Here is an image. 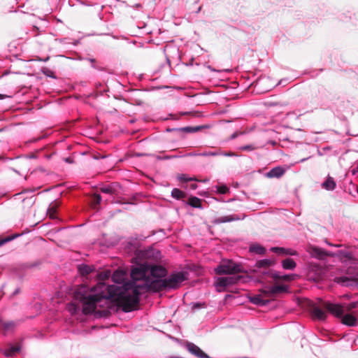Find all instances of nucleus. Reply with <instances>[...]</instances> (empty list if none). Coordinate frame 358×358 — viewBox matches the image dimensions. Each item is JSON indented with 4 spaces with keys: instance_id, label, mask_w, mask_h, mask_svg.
Wrapping results in <instances>:
<instances>
[{
    "instance_id": "nucleus-1",
    "label": "nucleus",
    "mask_w": 358,
    "mask_h": 358,
    "mask_svg": "<svg viewBox=\"0 0 358 358\" xmlns=\"http://www.w3.org/2000/svg\"><path fill=\"white\" fill-rule=\"evenodd\" d=\"M149 262L138 264L131 271L132 281L124 283L122 287L106 286L99 282L90 287L86 285L79 286L74 293V301L68 306L71 314H76L82 308L85 315L94 313L96 308L103 307L108 301L115 302L124 312H131L139 302L141 291L149 289L150 279L148 275Z\"/></svg>"
},
{
    "instance_id": "nucleus-2",
    "label": "nucleus",
    "mask_w": 358,
    "mask_h": 358,
    "mask_svg": "<svg viewBox=\"0 0 358 358\" xmlns=\"http://www.w3.org/2000/svg\"><path fill=\"white\" fill-rule=\"evenodd\" d=\"M185 280L186 277L184 272H173L169 276L164 277L163 279L153 280L150 282L149 289H152L155 292L176 289L178 288Z\"/></svg>"
},
{
    "instance_id": "nucleus-3",
    "label": "nucleus",
    "mask_w": 358,
    "mask_h": 358,
    "mask_svg": "<svg viewBox=\"0 0 358 358\" xmlns=\"http://www.w3.org/2000/svg\"><path fill=\"white\" fill-rule=\"evenodd\" d=\"M141 257L149 262V271L150 276L153 280L163 279L167 275V270L162 265H157L152 262H157L161 259L162 255L159 250L150 248L148 250L141 251Z\"/></svg>"
},
{
    "instance_id": "nucleus-4",
    "label": "nucleus",
    "mask_w": 358,
    "mask_h": 358,
    "mask_svg": "<svg viewBox=\"0 0 358 358\" xmlns=\"http://www.w3.org/2000/svg\"><path fill=\"white\" fill-rule=\"evenodd\" d=\"M322 306L332 315L340 317L343 315L345 310L350 311L356 308L358 306V302L354 301L345 306H341L340 304L324 301L322 303Z\"/></svg>"
},
{
    "instance_id": "nucleus-5",
    "label": "nucleus",
    "mask_w": 358,
    "mask_h": 358,
    "mask_svg": "<svg viewBox=\"0 0 358 358\" xmlns=\"http://www.w3.org/2000/svg\"><path fill=\"white\" fill-rule=\"evenodd\" d=\"M241 271V266L231 260L223 261L215 268V273L218 275L234 274Z\"/></svg>"
},
{
    "instance_id": "nucleus-6",
    "label": "nucleus",
    "mask_w": 358,
    "mask_h": 358,
    "mask_svg": "<svg viewBox=\"0 0 358 358\" xmlns=\"http://www.w3.org/2000/svg\"><path fill=\"white\" fill-rule=\"evenodd\" d=\"M241 276H227V277H220L216 280V286L219 287H227L229 285L236 284Z\"/></svg>"
},
{
    "instance_id": "nucleus-7",
    "label": "nucleus",
    "mask_w": 358,
    "mask_h": 358,
    "mask_svg": "<svg viewBox=\"0 0 358 358\" xmlns=\"http://www.w3.org/2000/svg\"><path fill=\"white\" fill-rule=\"evenodd\" d=\"M126 277V273L123 271L121 270H117L115 271L113 275H112V280L114 282L116 283V285H112L111 286H118L120 287H122L123 285L126 283L127 282H124ZM106 286H109L108 285H106L104 283Z\"/></svg>"
},
{
    "instance_id": "nucleus-8",
    "label": "nucleus",
    "mask_w": 358,
    "mask_h": 358,
    "mask_svg": "<svg viewBox=\"0 0 358 358\" xmlns=\"http://www.w3.org/2000/svg\"><path fill=\"white\" fill-rule=\"evenodd\" d=\"M187 350L193 355L199 358H209V357L201 350V349L193 343H187Z\"/></svg>"
},
{
    "instance_id": "nucleus-9",
    "label": "nucleus",
    "mask_w": 358,
    "mask_h": 358,
    "mask_svg": "<svg viewBox=\"0 0 358 358\" xmlns=\"http://www.w3.org/2000/svg\"><path fill=\"white\" fill-rule=\"evenodd\" d=\"M245 216L242 217H239L238 215H229L226 216L219 217L213 221L214 224H218L221 223L230 222L233 221L243 220Z\"/></svg>"
},
{
    "instance_id": "nucleus-10",
    "label": "nucleus",
    "mask_w": 358,
    "mask_h": 358,
    "mask_svg": "<svg viewBox=\"0 0 358 358\" xmlns=\"http://www.w3.org/2000/svg\"><path fill=\"white\" fill-rule=\"evenodd\" d=\"M296 275L294 274H282L279 271H274L271 273V277L274 280H281L284 281L290 282L295 279Z\"/></svg>"
},
{
    "instance_id": "nucleus-11",
    "label": "nucleus",
    "mask_w": 358,
    "mask_h": 358,
    "mask_svg": "<svg viewBox=\"0 0 358 358\" xmlns=\"http://www.w3.org/2000/svg\"><path fill=\"white\" fill-rule=\"evenodd\" d=\"M288 289V287L286 285H275L268 287L266 290V292L269 295H275L278 293L286 292Z\"/></svg>"
},
{
    "instance_id": "nucleus-12",
    "label": "nucleus",
    "mask_w": 358,
    "mask_h": 358,
    "mask_svg": "<svg viewBox=\"0 0 358 358\" xmlns=\"http://www.w3.org/2000/svg\"><path fill=\"white\" fill-rule=\"evenodd\" d=\"M285 173L284 168L281 166H277L271 169L266 174L268 178H279L282 177Z\"/></svg>"
},
{
    "instance_id": "nucleus-13",
    "label": "nucleus",
    "mask_w": 358,
    "mask_h": 358,
    "mask_svg": "<svg viewBox=\"0 0 358 358\" xmlns=\"http://www.w3.org/2000/svg\"><path fill=\"white\" fill-rule=\"evenodd\" d=\"M342 322L349 327H354L357 323V318L351 314H345L342 315Z\"/></svg>"
},
{
    "instance_id": "nucleus-14",
    "label": "nucleus",
    "mask_w": 358,
    "mask_h": 358,
    "mask_svg": "<svg viewBox=\"0 0 358 358\" xmlns=\"http://www.w3.org/2000/svg\"><path fill=\"white\" fill-rule=\"evenodd\" d=\"M322 187L326 190L332 191L336 188V183L332 177L328 176L326 180L322 182Z\"/></svg>"
},
{
    "instance_id": "nucleus-15",
    "label": "nucleus",
    "mask_w": 358,
    "mask_h": 358,
    "mask_svg": "<svg viewBox=\"0 0 358 358\" xmlns=\"http://www.w3.org/2000/svg\"><path fill=\"white\" fill-rule=\"evenodd\" d=\"M271 250L278 255H296L297 252L292 249H285L284 248L273 247Z\"/></svg>"
},
{
    "instance_id": "nucleus-16",
    "label": "nucleus",
    "mask_w": 358,
    "mask_h": 358,
    "mask_svg": "<svg viewBox=\"0 0 358 358\" xmlns=\"http://www.w3.org/2000/svg\"><path fill=\"white\" fill-rule=\"evenodd\" d=\"M204 127L203 126H196V127H185L181 128H177V129H169L168 131H180L182 132H187V133H196L197 131H199L201 130Z\"/></svg>"
},
{
    "instance_id": "nucleus-17",
    "label": "nucleus",
    "mask_w": 358,
    "mask_h": 358,
    "mask_svg": "<svg viewBox=\"0 0 358 358\" xmlns=\"http://www.w3.org/2000/svg\"><path fill=\"white\" fill-rule=\"evenodd\" d=\"M312 313L313 317L319 320H324L327 317V313L320 307H314Z\"/></svg>"
},
{
    "instance_id": "nucleus-18",
    "label": "nucleus",
    "mask_w": 358,
    "mask_h": 358,
    "mask_svg": "<svg viewBox=\"0 0 358 358\" xmlns=\"http://www.w3.org/2000/svg\"><path fill=\"white\" fill-rule=\"evenodd\" d=\"M249 251L252 253L264 255L266 252V249L258 243H253L250 245Z\"/></svg>"
},
{
    "instance_id": "nucleus-19",
    "label": "nucleus",
    "mask_w": 358,
    "mask_h": 358,
    "mask_svg": "<svg viewBox=\"0 0 358 358\" xmlns=\"http://www.w3.org/2000/svg\"><path fill=\"white\" fill-rule=\"evenodd\" d=\"M296 266L295 262L291 258H287L282 261V266L284 269L293 270Z\"/></svg>"
},
{
    "instance_id": "nucleus-20",
    "label": "nucleus",
    "mask_w": 358,
    "mask_h": 358,
    "mask_svg": "<svg viewBox=\"0 0 358 358\" xmlns=\"http://www.w3.org/2000/svg\"><path fill=\"white\" fill-rule=\"evenodd\" d=\"M250 302L257 306H265L268 303V301L263 299L260 295H255L250 299Z\"/></svg>"
},
{
    "instance_id": "nucleus-21",
    "label": "nucleus",
    "mask_w": 358,
    "mask_h": 358,
    "mask_svg": "<svg viewBox=\"0 0 358 358\" xmlns=\"http://www.w3.org/2000/svg\"><path fill=\"white\" fill-rule=\"evenodd\" d=\"M78 269L79 273L82 275H87L90 274V273H92V271H93V268L92 266L85 264H81L78 265Z\"/></svg>"
},
{
    "instance_id": "nucleus-22",
    "label": "nucleus",
    "mask_w": 358,
    "mask_h": 358,
    "mask_svg": "<svg viewBox=\"0 0 358 358\" xmlns=\"http://www.w3.org/2000/svg\"><path fill=\"white\" fill-rule=\"evenodd\" d=\"M188 205L191 206L193 208H201V201L200 199L196 196H191L188 199L187 202Z\"/></svg>"
},
{
    "instance_id": "nucleus-23",
    "label": "nucleus",
    "mask_w": 358,
    "mask_h": 358,
    "mask_svg": "<svg viewBox=\"0 0 358 358\" xmlns=\"http://www.w3.org/2000/svg\"><path fill=\"white\" fill-rule=\"evenodd\" d=\"M57 204L56 203H51L48 210H47V214L50 217V219H56V213H57Z\"/></svg>"
},
{
    "instance_id": "nucleus-24",
    "label": "nucleus",
    "mask_w": 358,
    "mask_h": 358,
    "mask_svg": "<svg viewBox=\"0 0 358 358\" xmlns=\"http://www.w3.org/2000/svg\"><path fill=\"white\" fill-rule=\"evenodd\" d=\"M310 254L313 257L318 259H321L325 255L324 251L319 248H313Z\"/></svg>"
},
{
    "instance_id": "nucleus-25",
    "label": "nucleus",
    "mask_w": 358,
    "mask_h": 358,
    "mask_svg": "<svg viewBox=\"0 0 358 358\" xmlns=\"http://www.w3.org/2000/svg\"><path fill=\"white\" fill-rule=\"evenodd\" d=\"M171 196L176 199H180L185 196V193L178 188H173L171 191Z\"/></svg>"
},
{
    "instance_id": "nucleus-26",
    "label": "nucleus",
    "mask_w": 358,
    "mask_h": 358,
    "mask_svg": "<svg viewBox=\"0 0 358 358\" xmlns=\"http://www.w3.org/2000/svg\"><path fill=\"white\" fill-rule=\"evenodd\" d=\"M344 286H352L355 284V281L350 280L348 277H341L338 280Z\"/></svg>"
},
{
    "instance_id": "nucleus-27",
    "label": "nucleus",
    "mask_w": 358,
    "mask_h": 358,
    "mask_svg": "<svg viewBox=\"0 0 358 358\" xmlns=\"http://www.w3.org/2000/svg\"><path fill=\"white\" fill-rule=\"evenodd\" d=\"M271 265V261L269 259H262L257 261L256 263V266L257 268H266Z\"/></svg>"
},
{
    "instance_id": "nucleus-28",
    "label": "nucleus",
    "mask_w": 358,
    "mask_h": 358,
    "mask_svg": "<svg viewBox=\"0 0 358 358\" xmlns=\"http://www.w3.org/2000/svg\"><path fill=\"white\" fill-rule=\"evenodd\" d=\"M178 179L181 182L199 181L196 178L188 177L186 174H180L178 176Z\"/></svg>"
},
{
    "instance_id": "nucleus-29",
    "label": "nucleus",
    "mask_w": 358,
    "mask_h": 358,
    "mask_svg": "<svg viewBox=\"0 0 358 358\" xmlns=\"http://www.w3.org/2000/svg\"><path fill=\"white\" fill-rule=\"evenodd\" d=\"M20 351V348L17 347V346H11L10 348H9L6 352V356H12L15 354H16L17 352H18Z\"/></svg>"
},
{
    "instance_id": "nucleus-30",
    "label": "nucleus",
    "mask_w": 358,
    "mask_h": 358,
    "mask_svg": "<svg viewBox=\"0 0 358 358\" xmlns=\"http://www.w3.org/2000/svg\"><path fill=\"white\" fill-rule=\"evenodd\" d=\"M199 155L202 156V157H215V156H219L220 153H219V151H216V152L208 151V152H200Z\"/></svg>"
},
{
    "instance_id": "nucleus-31",
    "label": "nucleus",
    "mask_w": 358,
    "mask_h": 358,
    "mask_svg": "<svg viewBox=\"0 0 358 358\" xmlns=\"http://www.w3.org/2000/svg\"><path fill=\"white\" fill-rule=\"evenodd\" d=\"M101 201V196L99 194H95L92 198L93 206L95 208L96 206L99 205Z\"/></svg>"
},
{
    "instance_id": "nucleus-32",
    "label": "nucleus",
    "mask_w": 358,
    "mask_h": 358,
    "mask_svg": "<svg viewBox=\"0 0 358 358\" xmlns=\"http://www.w3.org/2000/svg\"><path fill=\"white\" fill-rule=\"evenodd\" d=\"M217 192L221 194H224L228 192L229 188L226 185L215 186Z\"/></svg>"
},
{
    "instance_id": "nucleus-33",
    "label": "nucleus",
    "mask_w": 358,
    "mask_h": 358,
    "mask_svg": "<svg viewBox=\"0 0 358 358\" xmlns=\"http://www.w3.org/2000/svg\"><path fill=\"white\" fill-rule=\"evenodd\" d=\"M101 191L103 193L108 194H112L114 192V189H113V187L110 185H108V186L101 188Z\"/></svg>"
},
{
    "instance_id": "nucleus-34",
    "label": "nucleus",
    "mask_w": 358,
    "mask_h": 358,
    "mask_svg": "<svg viewBox=\"0 0 358 358\" xmlns=\"http://www.w3.org/2000/svg\"><path fill=\"white\" fill-rule=\"evenodd\" d=\"M3 329L6 331L10 330L14 328L15 323L13 322H6L2 324Z\"/></svg>"
},
{
    "instance_id": "nucleus-35",
    "label": "nucleus",
    "mask_w": 358,
    "mask_h": 358,
    "mask_svg": "<svg viewBox=\"0 0 358 358\" xmlns=\"http://www.w3.org/2000/svg\"><path fill=\"white\" fill-rule=\"evenodd\" d=\"M242 151H253L256 149V147L253 145H243L239 148Z\"/></svg>"
},
{
    "instance_id": "nucleus-36",
    "label": "nucleus",
    "mask_w": 358,
    "mask_h": 358,
    "mask_svg": "<svg viewBox=\"0 0 358 358\" xmlns=\"http://www.w3.org/2000/svg\"><path fill=\"white\" fill-rule=\"evenodd\" d=\"M43 73L46 75L48 77H50V78H55V73L53 71H52L50 69L48 68H44L43 69Z\"/></svg>"
},
{
    "instance_id": "nucleus-37",
    "label": "nucleus",
    "mask_w": 358,
    "mask_h": 358,
    "mask_svg": "<svg viewBox=\"0 0 358 358\" xmlns=\"http://www.w3.org/2000/svg\"><path fill=\"white\" fill-rule=\"evenodd\" d=\"M220 155L225 156V157H236L237 155L233 152H221L219 151Z\"/></svg>"
},
{
    "instance_id": "nucleus-38",
    "label": "nucleus",
    "mask_w": 358,
    "mask_h": 358,
    "mask_svg": "<svg viewBox=\"0 0 358 358\" xmlns=\"http://www.w3.org/2000/svg\"><path fill=\"white\" fill-rule=\"evenodd\" d=\"M13 239V237H6L5 238L0 239V246L3 245L4 243H6Z\"/></svg>"
},
{
    "instance_id": "nucleus-39",
    "label": "nucleus",
    "mask_w": 358,
    "mask_h": 358,
    "mask_svg": "<svg viewBox=\"0 0 358 358\" xmlns=\"http://www.w3.org/2000/svg\"><path fill=\"white\" fill-rule=\"evenodd\" d=\"M244 134L243 132L236 131V132H234V134H231V136H230V139L231 140H234L236 138H237L239 135H241V134Z\"/></svg>"
},
{
    "instance_id": "nucleus-40",
    "label": "nucleus",
    "mask_w": 358,
    "mask_h": 358,
    "mask_svg": "<svg viewBox=\"0 0 358 358\" xmlns=\"http://www.w3.org/2000/svg\"><path fill=\"white\" fill-rule=\"evenodd\" d=\"M351 171L352 174V175H354V176H355L357 173H358V162H357V164H356V166H355V167L352 168V169H351V171Z\"/></svg>"
},
{
    "instance_id": "nucleus-41",
    "label": "nucleus",
    "mask_w": 358,
    "mask_h": 358,
    "mask_svg": "<svg viewBox=\"0 0 358 358\" xmlns=\"http://www.w3.org/2000/svg\"><path fill=\"white\" fill-rule=\"evenodd\" d=\"M205 307V303H196L193 305L194 308H200Z\"/></svg>"
},
{
    "instance_id": "nucleus-42",
    "label": "nucleus",
    "mask_w": 358,
    "mask_h": 358,
    "mask_svg": "<svg viewBox=\"0 0 358 358\" xmlns=\"http://www.w3.org/2000/svg\"><path fill=\"white\" fill-rule=\"evenodd\" d=\"M199 153L200 152H189V153L186 154L185 156H187V157L200 156Z\"/></svg>"
},
{
    "instance_id": "nucleus-43",
    "label": "nucleus",
    "mask_w": 358,
    "mask_h": 358,
    "mask_svg": "<svg viewBox=\"0 0 358 358\" xmlns=\"http://www.w3.org/2000/svg\"><path fill=\"white\" fill-rule=\"evenodd\" d=\"M320 278V273L317 274L315 277L310 276L313 280H317Z\"/></svg>"
},
{
    "instance_id": "nucleus-44",
    "label": "nucleus",
    "mask_w": 358,
    "mask_h": 358,
    "mask_svg": "<svg viewBox=\"0 0 358 358\" xmlns=\"http://www.w3.org/2000/svg\"><path fill=\"white\" fill-rule=\"evenodd\" d=\"M196 188H197V185L196 184L191 185V189H196Z\"/></svg>"
},
{
    "instance_id": "nucleus-45",
    "label": "nucleus",
    "mask_w": 358,
    "mask_h": 358,
    "mask_svg": "<svg viewBox=\"0 0 358 358\" xmlns=\"http://www.w3.org/2000/svg\"><path fill=\"white\" fill-rule=\"evenodd\" d=\"M201 6H199V7L198 8V9H197V10H196V13H199L201 11Z\"/></svg>"
},
{
    "instance_id": "nucleus-46",
    "label": "nucleus",
    "mask_w": 358,
    "mask_h": 358,
    "mask_svg": "<svg viewBox=\"0 0 358 358\" xmlns=\"http://www.w3.org/2000/svg\"><path fill=\"white\" fill-rule=\"evenodd\" d=\"M308 158H303V159H301L299 162H305L306 159H308Z\"/></svg>"
},
{
    "instance_id": "nucleus-47",
    "label": "nucleus",
    "mask_w": 358,
    "mask_h": 358,
    "mask_svg": "<svg viewBox=\"0 0 358 358\" xmlns=\"http://www.w3.org/2000/svg\"><path fill=\"white\" fill-rule=\"evenodd\" d=\"M207 181H208V179H205V180H202V182H207Z\"/></svg>"
},
{
    "instance_id": "nucleus-48",
    "label": "nucleus",
    "mask_w": 358,
    "mask_h": 358,
    "mask_svg": "<svg viewBox=\"0 0 358 358\" xmlns=\"http://www.w3.org/2000/svg\"><path fill=\"white\" fill-rule=\"evenodd\" d=\"M355 187H356V190H357V193H358V187H357V186H356Z\"/></svg>"
},
{
    "instance_id": "nucleus-49",
    "label": "nucleus",
    "mask_w": 358,
    "mask_h": 358,
    "mask_svg": "<svg viewBox=\"0 0 358 358\" xmlns=\"http://www.w3.org/2000/svg\"><path fill=\"white\" fill-rule=\"evenodd\" d=\"M313 268H316L317 269L318 268V266H313Z\"/></svg>"
},
{
    "instance_id": "nucleus-50",
    "label": "nucleus",
    "mask_w": 358,
    "mask_h": 358,
    "mask_svg": "<svg viewBox=\"0 0 358 358\" xmlns=\"http://www.w3.org/2000/svg\"><path fill=\"white\" fill-rule=\"evenodd\" d=\"M334 246H335V247H340V245H334Z\"/></svg>"
}]
</instances>
